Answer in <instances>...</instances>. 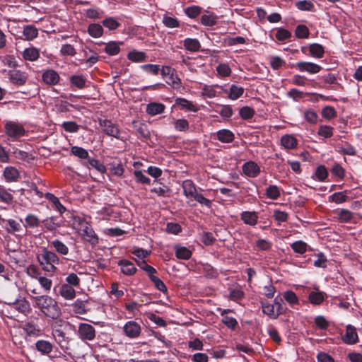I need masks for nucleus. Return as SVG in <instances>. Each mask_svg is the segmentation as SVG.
Listing matches in <instances>:
<instances>
[{
	"label": "nucleus",
	"instance_id": "1",
	"mask_svg": "<svg viewBox=\"0 0 362 362\" xmlns=\"http://www.w3.org/2000/svg\"><path fill=\"white\" fill-rule=\"evenodd\" d=\"M34 308L38 309L45 316L57 319L61 315V309L52 297L42 295L32 297Z\"/></svg>",
	"mask_w": 362,
	"mask_h": 362
},
{
	"label": "nucleus",
	"instance_id": "2",
	"mask_svg": "<svg viewBox=\"0 0 362 362\" xmlns=\"http://www.w3.org/2000/svg\"><path fill=\"white\" fill-rule=\"evenodd\" d=\"M37 259L42 269L49 273H54L57 269L56 265L59 263L58 256L45 247H42L40 252L37 253Z\"/></svg>",
	"mask_w": 362,
	"mask_h": 362
},
{
	"label": "nucleus",
	"instance_id": "3",
	"mask_svg": "<svg viewBox=\"0 0 362 362\" xmlns=\"http://www.w3.org/2000/svg\"><path fill=\"white\" fill-rule=\"evenodd\" d=\"M78 232L83 237L84 240L90 243L91 245H95L98 243V238L91 226L86 221L80 223Z\"/></svg>",
	"mask_w": 362,
	"mask_h": 362
},
{
	"label": "nucleus",
	"instance_id": "4",
	"mask_svg": "<svg viewBox=\"0 0 362 362\" xmlns=\"http://www.w3.org/2000/svg\"><path fill=\"white\" fill-rule=\"evenodd\" d=\"M25 132L24 127L18 123L10 121L5 124L6 134L13 141L24 136Z\"/></svg>",
	"mask_w": 362,
	"mask_h": 362
},
{
	"label": "nucleus",
	"instance_id": "5",
	"mask_svg": "<svg viewBox=\"0 0 362 362\" xmlns=\"http://www.w3.org/2000/svg\"><path fill=\"white\" fill-rule=\"evenodd\" d=\"M99 125L102 131L108 136L119 139L120 131L117 125L109 119H100Z\"/></svg>",
	"mask_w": 362,
	"mask_h": 362
},
{
	"label": "nucleus",
	"instance_id": "6",
	"mask_svg": "<svg viewBox=\"0 0 362 362\" xmlns=\"http://www.w3.org/2000/svg\"><path fill=\"white\" fill-rule=\"evenodd\" d=\"M77 334L82 341H92L95 337V329L90 324L81 323L78 326Z\"/></svg>",
	"mask_w": 362,
	"mask_h": 362
},
{
	"label": "nucleus",
	"instance_id": "7",
	"mask_svg": "<svg viewBox=\"0 0 362 362\" xmlns=\"http://www.w3.org/2000/svg\"><path fill=\"white\" fill-rule=\"evenodd\" d=\"M293 66L301 72H307L310 74H315L320 71L322 67L310 62H298Z\"/></svg>",
	"mask_w": 362,
	"mask_h": 362
},
{
	"label": "nucleus",
	"instance_id": "8",
	"mask_svg": "<svg viewBox=\"0 0 362 362\" xmlns=\"http://www.w3.org/2000/svg\"><path fill=\"white\" fill-rule=\"evenodd\" d=\"M125 335L129 338H136L139 336L141 328L140 325L135 321H129L123 327Z\"/></svg>",
	"mask_w": 362,
	"mask_h": 362
},
{
	"label": "nucleus",
	"instance_id": "9",
	"mask_svg": "<svg viewBox=\"0 0 362 362\" xmlns=\"http://www.w3.org/2000/svg\"><path fill=\"white\" fill-rule=\"evenodd\" d=\"M308 49L309 54L314 58L320 59L324 57L325 48L324 47L318 43H313L309 45L308 47H302L301 51L305 53V50Z\"/></svg>",
	"mask_w": 362,
	"mask_h": 362
},
{
	"label": "nucleus",
	"instance_id": "10",
	"mask_svg": "<svg viewBox=\"0 0 362 362\" xmlns=\"http://www.w3.org/2000/svg\"><path fill=\"white\" fill-rule=\"evenodd\" d=\"M342 341L345 344L350 345L355 344L358 342V334L356 332V328L354 326L351 325L346 326V333L342 337Z\"/></svg>",
	"mask_w": 362,
	"mask_h": 362
},
{
	"label": "nucleus",
	"instance_id": "11",
	"mask_svg": "<svg viewBox=\"0 0 362 362\" xmlns=\"http://www.w3.org/2000/svg\"><path fill=\"white\" fill-rule=\"evenodd\" d=\"M8 76L11 82L13 84L18 86L24 85L28 79L26 73L20 70L10 71L8 72Z\"/></svg>",
	"mask_w": 362,
	"mask_h": 362
},
{
	"label": "nucleus",
	"instance_id": "12",
	"mask_svg": "<svg viewBox=\"0 0 362 362\" xmlns=\"http://www.w3.org/2000/svg\"><path fill=\"white\" fill-rule=\"evenodd\" d=\"M258 214L255 211H245L240 214V219L243 222L250 226L254 227L258 222Z\"/></svg>",
	"mask_w": 362,
	"mask_h": 362
},
{
	"label": "nucleus",
	"instance_id": "13",
	"mask_svg": "<svg viewBox=\"0 0 362 362\" xmlns=\"http://www.w3.org/2000/svg\"><path fill=\"white\" fill-rule=\"evenodd\" d=\"M8 305L21 313L25 314L30 310V303L25 298H18L14 302L9 303Z\"/></svg>",
	"mask_w": 362,
	"mask_h": 362
},
{
	"label": "nucleus",
	"instance_id": "14",
	"mask_svg": "<svg viewBox=\"0 0 362 362\" xmlns=\"http://www.w3.org/2000/svg\"><path fill=\"white\" fill-rule=\"evenodd\" d=\"M243 171L249 177H256L260 173V168L255 162L249 161L243 165Z\"/></svg>",
	"mask_w": 362,
	"mask_h": 362
},
{
	"label": "nucleus",
	"instance_id": "15",
	"mask_svg": "<svg viewBox=\"0 0 362 362\" xmlns=\"http://www.w3.org/2000/svg\"><path fill=\"white\" fill-rule=\"evenodd\" d=\"M3 176L7 182H17L20 178V172L13 166H7L4 168Z\"/></svg>",
	"mask_w": 362,
	"mask_h": 362
},
{
	"label": "nucleus",
	"instance_id": "16",
	"mask_svg": "<svg viewBox=\"0 0 362 362\" xmlns=\"http://www.w3.org/2000/svg\"><path fill=\"white\" fill-rule=\"evenodd\" d=\"M281 145L286 150L294 149L298 146V140L292 134H285L281 138Z\"/></svg>",
	"mask_w": 362,
	"mask_h": 362
},
{
	"label": "nucleus",
	"instance_id": "17",
	"mask_svg": "<svg viewBox=\"0 0 362 362\" xmlns=\"http://www.w3.org/2000/svg\"><path fill=\"white\" fill-rule=\"evenodd\" d=\"M59 295L66 300H73L76 297V291L74 287L69 284H62L59 289Z\"/></svg>",
	"mask_w": 362,
	"mask_h": 362
},
{
	"label": "nucleus",
	"instance_id": "18",
	"mask_svg": "<svg viewBox=\"0 0 362 362\" xmlns=\"http://www.w3.org/2000/svg\"><path fill=\"white\" fill-rule=\"evenodd\" d=\"M35 348L42 355H48L52 351L53 345L47 340L40 339L35 342Z\"/></svg>",
	"mask_w": 362,
	"mask_h": 362
},
{
	"label": "nucleus",
	"instance_id": "19",
	"mask_svg": "<svg viewBox=\"0 0 362 362\" xmlns=\"http://www.w3.org/2000/svg\"><path fill=\"white\" fill-rule=\"evenodd\" d=\"M118 265L121 267L122 272L127 276H132L136 272V268L134 264L127 259H121L118 262Z\"/></svg>",
	"mask_w": 362,
	"mask_h": 362
},
{
	"label": "nucleus",
	"instance_id": "20",
	"mask_svg": "<svg viewBox=\"0 0 362 362\" xmlns=\"http://www.w3.org/2000/svg\"><path fill=\"white\" fill-rule=\"evenodd\" d=\"M59 76L57 71L50 69L45 71L42 74L43 81L49 85H55L59 81Z\"/></svg>",
	"mask_w": 362,
	"mask_h": 362
},
{
	"label": "nucleus",
	"instance_id": "21",
	"mask_svg": "<svg viewBox=\"0 0 362 362\" xmlns=\"http://www.w3.org/2000/svg\"><path fill=\"white\" fill-rule=\"evenodd\" d=\"M183 46L189 52H197L201 49V44L197 39L195 38H185L183 40Z\"/></svg>",
	"mask_w": 362,
	"mask_h": 362
},
{
	"label": "nucleus",
	"instance_id": "22",
	"mask_svg": "<svg viewBox=\"0 0 362 362\" xmlns=\"http://www.w3.org/2000/svg\"><path fill=\"white\" fill-rule=\"evenodd\" d=\"M165 106L159 103H150L146 106V112L151 115L155 116L156 115L161 114L164 112Z\"/></svg>",
	"mask_w": 362,
	"mask_h": 362
},
{
	"label": "nucleus",
	"instance_id": "23",
	"mask_svg": "<svg viewBox=\"0 0 362 362\" xmlns=\"http://www.w3.org/2000/svg\"><path fill=\"white\" fill-rule=\"evenodd\" d=\"M262 312L271 318L276 319L281 314H282V310L279 309L275 310L274 305L272 304L262 303Z\"/></svg>",
	"mask_w": 362,
	"mask_h": 362
},
{
	"label": "nucleus",
	"instance_id": "24",
	"mask_svg": "<svg viewBox=\"0 0 362 362\" xmlns=\"http://www.w3.org/2000/svg\"><path fill=\"white\" fill-rule=\"evenodd\" d=\"M334 214L338 221L341 223H349L354 218V214L351 211L345 209L337 210L334 211Z\"/></svg>",
	"mask_w": 362,
	"mask_h": 362
},
{
	"label": "nucleus",
	"instance_id": "25",
	"mask_svg": "<svg viewBox=\"0 0 362 362\" xmlns=\"http://www.w3.org/2000/svg\"><path fill=\"white\" fill-rule=\"evenodd\" d=\"M183 192L186 197H194L197 193V188L190 180H185L182 183Z\"/></svg>",
	"mask_w": 362,
	"mask_h": 362
},
{
	"label": "nucleus",
	"instance_id": "26",
	"mask_svg": "<svg viewBox=\"0 0 362 362\" xmlns=\"http://www.w3.org/2000/svg\"><path fill=\"white\" fill-rule=\"evenodd\" d=\"M40 57L39 50L34 47H30L24 49L23 52V57L25 60L34 62L36 61Z\"/></svg>",
	"mask_w": 362,
	"mask_h": 362
},
{
	"label": "nucleus",
	"instance_id": "27",
	"mask_svg": "<svg viewBox=\"0 0 362 362\" xmlns=\"http://www.w3.org/2000/svg\"><path fill=\"white\" fill-rule=\"evenodd\" d=\"M217 139L223 143H230L234 139V134L228 129H221L216 133Z\"/></svg>",
	"mask_w": 362,
	"mask_h": 362
},
{
	"label": "nucleus",
	"instance_id": "28",
	"mask_svg": "<svg viewBox=\"0 0 362 362\" xmlns=\"http://www.w3.org/2000/svg\"><path fill=\"white\" fill-rule=\"evenodd\" d=\"M218 17L216 15L212 13L206 12L203 14L201 17V23L205 26L211 27L216 25Z\"/></svg>",
	"mask_w": 362,
	"mask_h": 362
},
{
	"label": "nucleus",
	"instance_id": "29",
	"mask_svg": "<svg viewBox=\"0 0 362 362\" xmlns=\"http://www.w3.org/2000/svg\"><path fill=\"white\" fill-rule=\"evenodd\" d=\"M88 34L94 38L100 37L103 34V28L98 23H91L88 27Z\"/></svg>",
	"mask_w": 362,
	"mask_h": 362
},
{
	"label": "nucleus",
	"instance_id": "30",
	"mask_svg": "<svg viewBox=\"0 0 362 362\" xmlns=\"http://www.w3.org/2000/svg\"><path fill=\"white\" fill-rule=\"evenodd\" d=\"M83 165L88 168H90V167L94 168L101 173L106 172V167L103 163H100L99 160L93 158H88V160L84 162Z\"/></svg>",
	"mask_w": 362,
	"mask_h": 362
},
{
	"label": "nucleus",
	"instance_id": "31",
	"mask_svg": "<svg viewBox=\"0 0 362 362\" xmlns=\"http://www.w3.org/2000/svg\"><path fill=\"white\" fill-rule=\"evenodd\" d=\"M23 34L27 40H33L37 37L38 30L33 25H28L24 27Z\"/></svg>",
	"mask_w": 362,
	"mask_h": 362
},
{
	"label": "nucleus",
	"instance_id": "32",
	"mask_svg": "<svg viewBox=\"0 0 362 362\" xmlns=\"http://www.w3.org/2000/svg\"><path fill=\"white\" fill-rule=\"evenodd\" d=\"M50 245L60 255H66L69 253V247L59 240L52 241Z\"/></svg>",
	"mask_w": 362,
	"mask_h": 362
},
{
	"label": "nucleus",
	"instance_id": "33",
	"mask_svg": "<svg viewBox=\"0 0 362 362\" xmlns=\"http://www.w3.org/2000/svg\"><path fill=\"white\" fill-rule=\"evenodd\" d=\"M176 257L181 259H188L192 256V252L186 247L175 246V247Z\"/></svg>",
	"mask_w": 362,
	"mask_h": 362
},
{
	"label": "nucleus",
	"instance_id": "34",
	"mask_svg": "<svg viewBox=\"0 0 362 362\" xmlns=\"http://www.w3.org/2000/svg\"><path fill=\"white\" fill-rule=\"evenodd\" d=\"M244 93V88L241 86H238L237 85L233 84L230 88V90L228 93V98L230 100H235L238 99L240 97L243 95Z\"/></svg>",
	"mask_w": 362,
	"mask_h": 362
},
{
	"label": "nucleus",
	"instance_id": "35",
	"mask_svg": "<svg viewBox=\"0 0 362 362\" xmlns=\"http://www.w3.org/2000/svg\"><path fill=\"white\" fill-rule=\"evenodd\" d=\"M325 293L323 292L312 291L308 296L310 303L313 305H320L325 300Z\"/></svg>",
	"mask_w": 362,
	"mask_h": 362
},
{
	"label": "nucleus",
	"instance_id": "36",
	"mask_svg": "<svg viewBox=\"0 0 362 362\" xmlns=\"http://www.w3.org/2000/svg\"><path fill=\"white\" fill-rule=\"evenodd\" d=\"M71 153L78 158L88 160L89 154L88 152L83 148L77 146H72L71 148Z\"/></svg>",
	"mask_w": 362,
	"mask_h": 362
},
{
	"label": "nucleus",
	"instance_id": "37",
	"mask_svg": "<svg viewBox=\"0 0 362 362\" xmlns=\"http://www.w3.org/2000/svg\"><path fill=\"white\" fill-rule=\"evenodd\" d=\"M3 228H5L8 233H14L20 231L21 229L20 223L13 219L6 220V223Z\"/></svg>",
	"mask_w": 362,
	"mask_h": 362
},
{
	"label": "nucleus",
	"instance_id": "38",
	"mask_svg": "<svg viewBox=\"0 0 362 362\" xmlns=\"http://www.w3.org/2000/svg\"><path fill=\"white\" fill-rule=\"evenodd\" d=\"M328 200L330 202H334L336 204H342L347 200V196L345 192H335L332 195L329 196Z\"/></svg>",
	"mask_w": 362,
	"mask_h": 362
},
{
	"label": "nucleus",
	"instance_id": "39",
	"mask_svg": "<svg viewBox=\"0 0 362 362\" xmlns=\"http://www.w3.org/2000/svg\"><path fill=\"white\" fill-rule=\"evenodd\" d=\"M45 197L48 200H49L50 202H52V204H54L55 209L61 214H63L66 211L65 207L61 204V202H59V199L57 197H55L54 194H52L51 193H47L45 194Z\"/></svg>",
	"mask_w": 362,
	"mask_h": 362
},
{
	"label": "nucleus",
	"instance_id": "40",
	"mask_svg": "<svg viewBox=\"0 0 362 362\" xmlns=\"http://www.w3.org/2000/svg\"><path fill=\"white\" fill-rule=\"evenodd\" d=\"M175 104L180 106L182 108H185V109L192 111V112L197 111V107L192 102H190L185 98H177L175 100Z\"/></svg>",
	"mask_w": 362,
	"mask_h": 362
},
{
	"label": "nucleus",
	"instance_id": "41",
	"mask_svg": "<svg viewBox=\"0 0 362 362\" xmlns=\"http://www.w3.org/2000/svg\"><path fill=\"white\" fill-rule=\"evenodd\" d=\"M122 44L116 42H108L105 47V51L109 55H116L120 51L119 45Z\"/></svg>",
	"mask_w": 362,
	"mask_h": 362
},
{
	"label": "nucleus",
	"instance_id": "42",
	"mask_svg": "<svg viewBox=\"0 0 362 362\" xmlns=\"http://www.w3.org/2000/svg\"><path fill=\"white\" fill-rule=\"evenodd\" d=\"M13 197L10 192V189H6L2 186H0V201L11 204L13 202Z\"/></svg>",
	"mask_w": 362,
	"mask_h": 362
},
{
	"label": "nucleus",
	"instance_id": "43",
	"mask_svg": "<svg viewBox=\"0 0 362 362\" xmlns=\"http://www.w3.org/2000/svg\"><path fill=\"white\" fill-rule=\"evenodd\" d=\"M70 82L76 87L82 89L86 86V79L83 75H74L71 76Z\"/></svg>",
	"mask_w": 362,
	"mask_h": 362
},
{
	"label": "nucleus",
	"instance_id": "44",
	"mask_svg": "<svg viewBox=\"0 0 362 362\" xmlns=\"http://www.w3.org/2000/svg\"><path fill=\"white\" fill-rule=\"evenodd\" d=\"M103 25L110 30H115L120 26V23L115 18L108 17L103 21Z\"/></svg>",
	"mask_w": 362,
	"mask_h": 362
},
{
	"label": "nucleus",
	"instance_id": "45",
	"mask_svg": "<svg viewBox=\"0 0 362 362\" xmlns=\"http://www.w3.org/2000/svg\"><path fill=\"white\" fill-rule=\"evenodd\" d=\"M218 85H204L202 88V94L203 96L207 97L209 98H213L216 95V91L215 90L216 87H218Z\"/></svg>",
	"mask_w": 362,
	"mask_h": 362
},
{
	"label": "nucleus",
	"instance_id": "46",
	"mask_svg": "<svg viewBox=\"0 0 362 362\" xmlns=\"http://www.w3.org/2000/svg\"><path fill=\"white\" fill-rule=\"evenodd\" d=\"M228 311H229V310H224L223 312L221 313V315L223 317L222 322L228 327L231 328V329H235V327L238 325L237 320L233 317H230V316L224 315L225 313H226Z\"/></svg>",
	"mask_w": 362,
	"mask_h": 362
},
{
	"label": "nucleus",
	"instance_id": "47",
	"mask_svg": "<svg viewBox=\"0 0 362 362\" xmlns=\"http://www.w3.org/2000/svg\"><path fill=\"white\" fill-rule=\"evenodd\" d=\"M284 298L291 305L299 303V300L296 293L292 291H286L283 294Z\"/></svg>",
	"mask_w": 362,
	"mask_h": 362
},
{
	"label": "nucleus",
	"instance_id": "48",
	"mask_svg": "<svg viewBox=\"0 0 362 362\" xmlns=\"http://www.w3.org/2000/svg\"><path fill=\"white\" fill-rule=\"evenodd\" d=\"M307 247V244L302 240L296 241L291 245L292 250L300 255H303L306 252Z\"/></svg>",
	"mask_w": 362,
	"mask_h": 362
},
{
	"label": "nucleus",
	"instance_id": "49",
	"mask_svg": "<svg viewBox=\"0 0 362 362\" xmlns=\"http://www.w3.org/2000/svg\"><path fill=\"white\" fill-rule=\"evenodd\" d=\"M175 129L178 132H187L189 129V124L185 119H178L173 122Z\"/></svg>",
	"mask_w": 362,
	"mask_h": 362
},
{
	"label": "nucleus",
	"instance_id": "50",
	"mask_svg": "<svg viewBox=\"0 0 362 362\" xmlns=\"http://www.w3.org/2000/svg\"><path fill=\"white\" fill-rule=\"evenodd\" d=\"M44 226L50 231L54 230L61 226L60 223L56 221L54 217H49L42 221Z\"/></svg>",
	"mask_w": 362,
	"mask_h": 362
},
{
	"label": "nucleus",
	"instance_id": "51",
	"mask_svg": "<svg viewBox=\"0 0 362 362\" xmlns=\"http://www.w3.org/2000/svg\"><path fill=\"white\" fill-rule=\"evenodd\" d=\"M165 26L170 28H178L180 26V22L175 18L164 16L162 21Z\"/></svg>",
	"mask_w": 362,
	"mask_h": 362
},
{
	"label": "nucleus",
	"instance_id": "52",
	"mask_svg": "<svg viewBox=\"0 0 362 362\" xmlns=\"http://www.w3.org/2000/svg\"><path fill=\"white\" fill-rule=\"evenodd\" d=\"M202 8L198 6H191L185 8V14L191 18H195L202 13Z\"/></svg>",
	"mask_w": 362,
	"mask_h": 362
},
{
	"label": "nucleus",
	"instance_id": "53",
	"mask_svg": "<svg viewBox=\"0 0 362 362\" xmlns=\"http://www.w3.org/2000/svg\"><path fill=\"white\" fill-rule=\"evenodd\" d=\"M255 110L249 106H245L240 108L239 111L240 116L243 119H250L255 115Z\"/></svg>",
	"mask_w": 362,
	"mask_h": 362
},
{
	"label": "nucleus",
	"instance_id": "54",
	"mask_svg": "<svg viewBox=\"0 0 362 362\" xmlns=\"http://www.w3.org/2000/svg\"><path fill=\"white\" fill-rule=\"evenodd\" d=\"M322 116L326 119H332L337 116L335 109L332 106H326L322 110Z\"/></svg>",
	"mask_w": 362,
	"mask_h": 362
},
{
	"label": "nucleus",
	"instance_id": "55",
	"mask_svg": "<svg viewBox=\"0 0 362 362\" xmlns=\"http://www.w3.org/2000/svg\"><path fill=\"white\" fill-rule=\"evenodd\" d=\"M317 134L325 139L329 138L333 135V128L328 125H321Z\"/></svg>",
	"mask_w": 362,
	"mask_h": 362
},
{
	"label": "nucleus",
	"instance_id": "56",
	"mask_svg": "<svg viewBox=\"0 0 362 362\" xmlns=\"http://www.w3.org/2000/svg\"><path fill=\"white\" fill-rule=\"evenodd\" d=\"M136 263L141 269H143L148 274V277L151 276L153 274L156 273V269L147 264L144 260H138L136 261Z\"/></svg>",
	"mask_w": 362,
	"mask_h": 362
},
{
	"label": "nucleus",
	"instance_id": "57",
	"mask_svg": "<svg viewBox=\"0 0 362 362\" xmlns=\"http://www.w3.org/2000/svg\"><path fill=\"white\" fill-rule=\"evenodd\" d=\"M145 54L142 52H138V51H133L130 52L128 55L127 58L134 62H140L144 60L145 59Z\"/></svg>",
	"mask_w": 362,
	"mask_h": 362
},
{
	"label": "nucleus",
	"instance_id": "58",
	"mask_svg": "<svg viewBox=\"0 0 362 362\" xmlns=\"http://www.w3.org/2000/svg\"><path fill=\"white\" fill-rule=\"evenodd\" d=\"M273 217L274 220L280 224L282 222H286L288 220V214L287 212L280 210H274Z\"/></svg>",
	"mask_w": 362,
	"mask_h": 362
},
{
	"label": "nucleus",
	"instance_id": "59",
	"mask_svg": "<svg viewBox=\"0 0 362 362\" xmlns=\"http://www.w3.org/2000/svg\"><path fill=\"white\" fill-rule=\"evenodd\" d=\"M62 127L66 132L70 133H76L79 129V125H78L75 122L72 121L64 122L62 124Z\"/></svg>",
	"mask_w": 362,
	"mask_h": 362
},
{
	"label": "nucleus",
	"instance_id": "60",
	"mask_svg": "<svg viewBox=\"0 0 362 362\" xmlns=\"http://www.w3.org/2000/svg\"><path fill=\"white\" fill-rule=\"evenodd\" d=\"M296 6L301 11H311L314 7L312 1L308 0H302L296 2Z\"/></svg>",
	"mask_w": 362,
	"mask_h": 362
},
{
	"label": "nucleus",
	"instance_id": "61",
	"mask_svg": "<svg viewBox=\"0 0 362 362\" xmlns=\"http://www.w3.org/2000/svg\"><path fill=\"white\" fill-rule=\"evenodd\" d=\"M40 286L45 290L46 292H49L51 290L52 286V281L44 276H41L37 279Z\"/></svg>",
	"mask_w": 362,
	"mask_h": 362
},
{
	"label": "nucleus",
	"instance_id": "62",
	"mask_svg": "<svg viewBox=\"0 0 362 362\" xmlns=\"http://www.w3.org/2000/svg\"><path fill=\"white\" fill-rule=\"evenodd\" d=\"M166 83L174 87H179L181 84L180 79L176 74L175 71L171 73L168 77L165 78Z\"/></svg>",
	"mask_w": 362,
	"mask_h": 362
},
{
	"label": "nucleus",
	"instance_id": "63",
	"mask_svg": "<svg viewBox=\"0 0 362 362\" xmlns=\"http://www.w3.org/2000/svg\"><path fill=\"white\" fill-rule=\"evenodd\" d=\"M256 246L259 250L268 251L272 248V242L265 239H259L256 242Z\"/></svg>",
	"mask_w": 362,
	"mask_h": 362
},
{
	"label": "nucleus",
	"instance_id": "64",
	"mask_svg": "<svg viewBox=\"0 0 362 362\" xmlns=\"http://www.w3.org/2000/svg\"><path fill=\"white\" fill-rule=\"evenodd\" d=\"M295 33L298 38H307L309 35V30L305 25H299L297 26Z\"/></svg>",
	"mask_w": 362,
	"mask_h": 362
}]
</instances>
